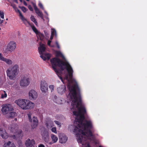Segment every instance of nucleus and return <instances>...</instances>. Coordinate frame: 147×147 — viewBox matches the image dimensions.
I'll return each instance as SVG.
<instances>
[{
    "instance_id": "obj_41",
    "label": "nucleus",
    "mask_w": 147,
    "mask_h": 147,
    "mask_svg": "<svg viewBox=\"0 0 147 147\" xmlns=\"http://www.w3.org/2000/svg\"><path fill=\"white\" fill-rule=\"evenodd\" d=\"M54 122L56 124H57L58 125H59V126H61V123L59 121H55Z\"/></svg>"
},
{
    "instance_id": "obj_52",
    "label": "nucleus",
    "mask_w": 147,
    "mask_h": 147,
    "mask_svg": "<svg viewBox=\"0 0 147 147\" xmlns=\"http://www.w3.org/2000/svg\"><path fill=\"white\" fill-rule=\"evenodd\" d=\"M16 3H18V0H13Z\"/></svg>"
},
{
    "instance_id": "obj_3",
    "label": "nucleus",
    "mask_w": 147,
    "mask_h": 147,
    "mask_svg": "<svg viewBox=\"0 0 147 147\" xmlns=\"http://www.w3.org/2000/svg\"><path fill=\"white\" fill-rule=\"evenodd\" d=\"M64 63H65V64H60L61 65L60 66H58L60 67V70L57 69L58 72V73L55 72L58 76L59 77L62 82H63V78L61 76L62 74V71L65 69V68L63 67V66H66V69L68 72L70 80H71L72 79L73 73V69L69 63L66 61H64Z\"/></svg>"
},
{
    "instance_id": "obj_58",
    "label": "nucleus",
    "mask_w": 147,
    "mask_h": 147,
    "mask_svg": "<svg viewBox=\"0 0 147 147\" xmlns=\"http://www.w3.org/2000/svg\"><path fill=\"white\" fill-rule=\"evenodd\" d=\"M6 20H8V18H7V19H6Z\"/></svg>"
},
{
    "instance_id": "obj_24",
    "label": "nucleus",
    "mask_w": 147,
    "mask_h": 147,
    "mask_svg": "<svg viewBox=\"0 0 147 147\" xmlns=\"http://www.w3.org/2000/svg\"><path fill=\"white\" fill-rule=\"evenodd\" d=\"M17 11L19 13L20 16V17L21 19L23 21L24 23H25V21H27L24 18L23 15H22V13L19 9H18Z\"/></svg>"
},
{
    "instance_id": "obj_47",
    "label": "nucleus",
    "mask_w": 147,
    "mask_h": 147,
    "mask_svg": "<svg viewBox=\"0 0 147 147\" xmlns=\"http://www.w3.org/2000/svg\"><path fill=\"white\" fill-rule=\"evenodd\" d=\"M9 147H16V146L14 144H11V145L9 146Z\"/></svg>"
},
{
    "instance_id": "obj_16",
    "label": "nucleus",
    "mask_w": 147,
    "mask_h": 147,
    "mask_svg": "<svg viewBox=\"0 0 147 147\" xmlns=\"http://www.w3.org/2000/svg\"><path fill=\"white\" fill-rule=\"evenodd\" d=\"M0 136L3 139H6L8 137V134L7 133L5 129L2 127L0 126Z\"/></svg>"
},
{
    "instance_id": "obj_50",
    "label": "nucleus",
    "mask_w": 147,
    "mask_h": 147,
    "mask_svg": "<svg viewBox=\"0 0 147 147\" xmlns=\"http://www.w3.org/2000/svg\"><path fill=\"white\" fill-rule=\"evenodd\" d=\"M45 35L47 36L48 34L47 32L46 31H45Z\"/></svg>"
},
{
    "instance_id": "obj_46",
    "label": "nucleus",
    "mask_w": 147,
    "mask_h": 147,
    "mask_svg": "<svg viewBox=\"0 0 147 147\" xmlns=\"http://www.w3.org/2000/svg\"><path fill=\"white\" fill-rule=\"evenodd\" d=\"M52 34H51V37L50 38V40H52L53 38V37L54 36V35H53V34H52Z\"/></svg>"
},
{
    "instance_id": "obj_34",
    "label": "nucleus",
    "mask_w": 147,
    "mask_h": 147,
    "mask_svg": "<svg viewBox=\"0 0 147 147\" xmlns=\"http://www.w3.org/2000/svg\"><path fill=\"white\" fill-rule=\"evenodd\" d=\"M53 34V35H56V32L55 30V29H51V34Z\"/></svg>"
},
{
    "instance_id": "obj_21",
    "label": "nucleus",
    "mask_w": 147,
    "mask_h": 147,
    "mask_svg": "<svg viewBox=\"0 0 147 147\" xmlns=\"http://www.w3.org/2000/svg\"><path fill=\"white\" fill-rule=\"evenodd\" d=\"M34 105V103L29 101L28 100V102H27L26 105V110L32 109L33 108Z\"/></svg>"
},
{
    "instance_id": "obj_6",
    "label": "nucleus",
    "mask_w": 147,
    "mask_h": 147,
    "mask_svg": "<svg viewBox=\"0 0 147 147\" xmlns=\"http://www.w3.org/2000/svg\"><path fill=\"white\" fill-rule=\"evenodd\" d=\"M46 48L44 44L40 45V47L38 49L40 55V57L44 60H45L47 59L49 60L51 57V55L49 53H44Z\"/></svg>"
},
{
    "instance_id": "obj_29",
    "label": "nucleus",
    "mask_w": 147,
    "mask_h": 147,
    "mask_svg": "<svg viewBox=\"0 0 147 147\" xmlns=\"http://www.w3.org/2000/svg\"><path fill=\"white\" fill-rule=\"evenodd\" d=\"M16 113L15 112H11L9 113V117H14L16 115Z\"/></svg>"
},
{
    "instance_id": "obj_31",
    "label": "nucleus",
    "mask_w": 147,
    "mask_h": 147,
    "mask_svg": "<svg viewBox=\"0 0 147 147\" xmlns=\"http://www.w3.org/2000/svg\"><path fill=\"white\" fill-rule=\"evenodd\" d=\"M11 142L8 141L7 142L5 143L3 145V147H7L8 146L11 144Z\"/></svg>"
},
{
    "instance_id": "obj_22",
    "label": "nucleus",
    "mask_w": 147,
    "mask_h": 147,
    "mask_svg": "<svg viewBox=\"0 0 147 147\" xmlns=\"http://www.w3.org/2000/svg\"><path fill=\"white\" fill-rule=\"evenodd\" d=\"M45 125L47 128H50L53 126V121H51L50 120H48L47 121Z\"/></svg>"
},
{
    "instance_id": "obj_38",
    "label": "nucleus",
    "mask_w": 147,
    "mask_h": 147,
    "mask_svg": "<svg viewBox=\"0 0 147 147\" xmlns=\"http://www.w3.org/2000/svg\"><path fill=\"white\" fill-rule=\"evenodd\" d=\"M62 55L60 51H57L56 52V55L57 56H59Z\"/></svg>"
},
{
    "instance_id": "obj_39",
    "label": "nucleus",
    "mask_w": 147,
    "mask_h": 147,
    "mask_svg": "<svg viewBox=\"0 0 147 147\" xmlns=\"http://www.w3.org/2000/svg\"><path fill=\"white\" fill-rule=\"evenodd\" d=\"M5 59V58L4 57L2 56L1 53H0V60L3 61Z\"/></svg>"
},
{
    "instance_id": "obj_33",
    "label": "nucleus",
    "mask_w": 147,
    "mask_h": 147,
    "mask_svg": "<svg viewBox=\"0 0 147 147\" xmlns=\"http://www.w3.org/2000/svg\"><path fill=\"white\" fill-rule=\"evenodd\" d=\"M0 16L2 19L4 18V13L2 11H0Z\"/></svg>"
},
{
    "instance_id": "obj_14",
    "label": "nucleus",
    "mask_w": 147,
    "mask_h": 147,
    "mask_svg": "<svg viewBox=\"0 0 147 147\" xmlns=\"http://www.w3.org/2000/svg\"><path fill=\"white\" fill-rule=\"evenodd\" d=\"M40 88L42 92L46 93L47 91L48 85L46 81L44 80H42L41 81Z\"/></svg>"
},
{
    "instance_id": "obj_57",
    "label": "nucleus",
    "mask_w": 147,
    "mask_h": 147,
    "mask_svg": "<svg viewBox=\"0 0 147 147\" xmlns=\"http://www.w3.org/2000/svg\"><path fill=\"white\" fill-rule=\"evenodd\" d=\"M45 13L46 14H47V13L46 12H45Z\"/></svg>"
},
{
    "instance_id": "obj_32",
    "label": "nucleus",
    "mask_w": 147,
    "mask_h": 147,
    "mask_svg": "<svg viewBox=\"0 0 147 147\" xmlns=\"http://www.w3.org/2000/svg\"><path fill=\"white\" fill-rule=\"evenodd\" d=\"M20 7L22 11L24 13L27 10V9L24 7Z\"/></svg>"
},
{
    "instance_id": "obj_28",
    "label": "nucleus",
    "mask_w": 147,
    "mask_h": 147,
    "mask_svg": "<svg viewBox=\"0 0 147 147\" xmlns=\"http://www.w3.org/2000/svg\"><path fill=\"white\" fill-rule=\"evenodd\" d=\"M38 36L40 40H43L44 38V36L43 34L39 32Z\"/></svg>"
},
{
    "instance_id": "obj_37",
    "label": "nucleus",
    "mask_w": 147,
    "mask_h": 147,
    "mask_svg": "<svg viewBox=\"0 0 147 147\" xmlns=\"http://www.w3.org/2000/svg\"><path fill=\"white\" fill-rule=\"evenodd\" d=\"M38 5L40 7V8H41V9H42L43 10L44 9V8L43 6L41 3L40 2H39V3H38Z\"/></svg>"
},
{
    "instance_id": "obj_51",
    "label": "nucleus",
    "mask_w": 147,
    "mask_h": 147,
    "mask_svg": "<svg viewBox=\"0 0 147 147\" xmlns=\"http://www.w3.org/2000/svg\"><path fill=\"white\" fill-rule=\"evenodd\" d=\"M0 21V24H2L3 22V20H1Z\"/></svg>"
},
{
    "instance_id": "obj_55",
    "label": "nucleus",
    "mask_w": 147,
    "mask_h": 147,
    "mask_svg": "<svg viewBox=\"0 0 147 147\" xmlns=\"http://www.w3.org/2000/svg\"><path fill=\"white\" fill-rule=\"evenodd\" d=\"M19 1L21 2H22V0H19Z\"/></svg>"
},
{
    "instance_id": "obj_40",
    "label": "nucleus",
    "mask_w": 147,
    "mask_h": 147,
    "mask_svg": "<svg viewBox=\"0 0 147 147\" xmlns=\"http://www.w3.org/2000/svg\"><path fill=\"white\" fill-rule=\"evenodd\" d=\"M54 98L55 99H56L57 98V96H55ZM59 99H58V100H54V101L56 103H57L58 104H60V103H59V102L58 101V100H59Z\"/></svg>"
},
{
    "instance_id": "obj_35",
    "label": "nucleus",
    "mask_w": 147,
    "mask_h": 147,
    "mask_svg": "<svg viewBox=\"0 0 147 147\" xmlns=\"http://www.w3.org/2000/svg\"><path fill=\"white\" fill-rule=\"evenodd\" d=\"M52 131L55 133H57L56 128V127H53L51 129Z\"/></svg>"
},
{
    "instance_id": "obj_9",
    "label": "nucleus",
    "mask_w": 147,
    "mask_h": 147,
    "mask_svg": "<svg viewBox=\"0 0 147 147\" xmlns=\"http://www.w3.org/2000/svg\"><path fill=\"white\" fill-rule=\"evenodd\" d=\"M28 100L25 99H19L15 101V102L23 109L26 110Z\"/></svg>"
},
{
    "instance_id": "obj_45",
    "label": "nucleus",
    "mask_w": 147,
    "mask_h": 147,
    "mask_svg": "<svg viewBox=\"0 0 147 147\" xmlns=\"http://www.w3.org/2000/svg\"><path fill=\"white\" fill-rule=\"evenodd\" d=\"M51 41L50 40H49L48 41L47 44H48V45L49 46H50L51 45Z\"/></svg>"
},
{
    "instance_id": "obj_56",
    "label": "nucleus",
    "mask_w": 147,
    "mask_h": 147,
    "mask_svg": "<svg viewBox=\"0 0 147 147\" xmlns=\"http://www.w3.org/2000/svg\"><path fill=\"white\" fill-rule=\"evenodd\" d=\"M27 1H29L30 0H26Z\"/></svg>"
},
{
    "instance_id": "obj_25",
    "label": "nucleus",
    "mask_w": 147,
    "mask_h": 147,
    "mask_svg": "<svg viewBox=\"0 0 147 147\" xmlns=\"http://www.w3.org/2000/svg\"><path fill=\"white\" fill-rule=\"evenodd\" d=\"M51 136L53 143H55L57 142L58 138L55 135L52 134L51 135Z\"/></svg>"
},
{
    "instance_id": "obj_42",
    "label": "nucleus",
    "mask_w": 147,
    "mask_h": 147,
    "mask_svg": "<svg viewBox=\"0 0 147 147\" xmlns=\"http://www.w3.org/2000/svg\"><path fill=\"white\" fill-rule=\"evenodd\" d=\"M28 8L31 11H33V8L31 5H29L28 6Z\"/></svg>"
},
{
    "instance_id": "obj_20",
    "label": "nucleus",
    "mask_w": 147,
    "mask_h": 147,
    "mask_svg": "<svg viewBox=\"0 0 147 147\" xmlns=\"http://www.w3.org/2000/svg\"><path fill=\"white\" fill-rule=\"evenodd\" d=\"M66 87L64 85H61L60 87L57 88V91L58 93L61 94L64 93L66 90Z\"/></svg>"
},
{
    "instance_id": "obj_23",
    "label": "nucleus",
    "mask_w": 147,
    "mask_h": 147,
    "mask_svg": "<svg viewBox=\"0 0 147 147\" xmlns=\"http://www.w3.org/2000/svg\"><path fill=\"white\" fill-rule=\"evenodd\" d=\"M42 137L45 139L49 137L48 132L45 129L42 132Z\"/></svg>"
},
{
    "instance_id": "obj_19",
    "label": "nucleus",
    "mask_w": 147,
    "mask_h": 147,
    "mask_svg": "<svg viewBox=\"0 0 147 147\" xmlns=\"http://www.w3.org/2000/svg\"><path fill=\"white\" fill-rule=\"evenodd\" d=\"M59 142L61 143H65L67 140V137L63 134H60L59 135Z\"/></svg>"
},
{
    "instance_id": "obj_49",
    "label": "nucleus",
    "mask_w": 147,
    "mask_h": 147,
    "mask_svg": "<svg viewBox=\"0 0 147 147\" xmlns=\"http://www.w3.org/2000/svg\"><path fill=\"white\" fill-rule=\"evenodd\" d=\"M24 5H26V6H27V3L25 1H24Z\"/></svg>"
},
{
    "instance_id": "obj_61",
    "label": "nucleus",
    "mask_w": 147,
    "mask_h": 147,
    "mask_svg": "<svg viewBox=\"0 0 147 147\" xmlns=\"http://www.w3.org/2000/svg\"><path fill=\"white\" fill-rule=\"evenodd\" d=\"M1 30V28H0V30Z\"/></svg>"
},
{
    "instance_id": "obj_60",
    "label": "nucleus",
    "mask_w": 147,
    "mask_h": 147,
    "mask_svg": "<svg viewBox=\"0 0 147 147\" xmlns=\"http://www.w3.org/2000/svg\"><path fill=\"white\" fill-rule=\"evenodd\" d=\"M99 147H102L101 146H99Z\"/></svg>"
},
{
    "instance_id": "obj_43",
    "label": "nucleus",
    "mask_w": 147,
    "mask_h": 147,
    "mask_svg": "<svg viewBox=\"0 0 147 147\" xmlns=\"http://www.w3.org/2000/svg\"><path fill=\"white\" fill-rule=\"evenodd\" d=\"M56 44L57 45V47L58 49H59L60 48V46L57 42V41L56 42Z\"/></svg>"
},
{
    "instance_id": "obj_13",
    "label": "nucleus",
    "mask_w": 147,
    "mask_h": 147,
    "mask_svg": "<svg viewBox=\"0 0 147 147\" xmlns=\"http://www.w3.org/2000/svg\"><path fill=\"white\" fill-rule=\"evenodd\" d=\"M85 123H83L81 125V129L86 131V129H91L92 128V123L90 121H85Z\"/></svg>"
},
{
    "instance_id": "obj_5",
    "label": "nucleus",
    "mask_w": 147,
    "mask_h": 147,
    "mask_svg": "<svg viewBox=\"0 0 147 147\" xmlns=\"http://www.w3.org/2000/svg\"><path fill=\"white\" fill-rule=\"evenodd\" d=\"M18 127L16 124H15L13 127H11V131L16 134L13 136V138L16 140H20L22 139L23 137L22 131L21 129H18Z\"/></svg>"
},
{
    "instance_id": "obj_30",
    "label": "nucleus",
    "mask_w": 147,
    "mask_h": 147,
    "mask_svg": "<svg viewBox=\"0 0 147 147\" xmlns=\"http://www.w3.org/2000/svg\"><path fill=\"white\" fill-rule=\"evenodd\" d=\"M32 28L33 31L36 34H38L39 32L36 29V28L34 26H32Z\"/></svg>"
},
{
    "instance_id": "obj_1",
    "label": "nucleus",
    "mask_w": 147,
    "mask_h": 147,
    "mask_svg": "<svg viewBox=\"0 0 147 147\" xmlns=\"http://www.w3.org/2000/svg\"><path fill=\"white\" fill-rule=\"evenodd\" d=\"M69 89L70 91L69 94L71 99L72 100L71 105L73 106V109L76 107L78 110V112L76 111L73 112L74 115L76 116L75 120L78 123L76 126H74V128L77 127L80 128L86 112L85 107L82 104L80 88L78 85L75 84Z\"/></svg>"
},
{
    "instance_id": "obj_2",
    "label": "nucleus",
    "mask_w": 147,
    "mask_h": 147,
    "mask_svg": "<svg viewBox=\"0 0 147 147\" xmlns=\"http://www.w3.org/2000/svg\"><path fill=\"white\" fill-rule=\"evenodd\" d=\"M90 129L87 130L86 131L82 130L81 128H78L75 127L74 129L73 132H74L77 137L78 142L82 145L84 144V141L88 138V137H91L93 134Z\"/></svg>"
},
{
    "instance_id": "obj_48",
    "label": "nucleus",
    "mask_w": 147,
    "mask_h": 147,
    "mask_svg": "<svg viewBox=\"0 0 147 147\" xmlns=\"http://www.w3.org/2000/svg\"><path fill=\"white\" fill-rule=\"evenodd\" d=\"M38 147H45L44 145L42 144H40L38 146Z\"/></svg>"
},
{
    "instance_id": "obj_59",
    "label": "nucleus",
    "mask_w": 147,
    "mask_h": 147,
    "mask_svg": "<svg viewBox=\"0 0 147 147\" xmlns=\"http://www.w3.org/2000/svg\"><path fill=\"white\" fill-rule=\"evenodd\" d=\"M15 119V120H17V119Z\"/></svg>"
},
{
    "instance_id": "obj_17",
    "label": "nucleus",
    "mask_w": 147,
    "mask_h": 147,
    "mask_svg": "<svg viewBox=\"0 0 147 147\" xmlns=\"http://www.w3.org/2000/svg\"><path fill=\"white\" fill-rule=\"evenodd\" d=\"M35 144L34 140H30L29 138L26 140L25 142V144L26 147H34Z\"/></svg>"
},
{
    "instance_id": "obj_7",
    "label": "nucleus",
    "mask_w": 147,
    "mask_h": 147,
    "mask_svg": "<svg viewBox=\"0 0 147 147\" xmlns=\"http://www.w3.org/2000/svg\"><path fill=\"white\" fill-rule=\"evenodd\" d=\"M51 62L52 65V68L55 72L58 73V71L56 67L57 66H60V64H65V63H64V61L61 60L59 59L54 57L51 60Z\"/></svg>"
},
{
    "instance_id": "obj_11",
    "label": "nucleus",
    "mask_w": 147,
    "mask_h": 147,
    "mask_svg": "<svg viewBox=\"0 0 147 147\" xmlns=\"http://www.w3.org/2000/svg\"><path fill=\"white\" fill-rule=\"evenodd\" d=\"M16 48V44L14 41H11L8 44L5 52H11L13 51Z\"/></svg>"
},
{
    "instance_id": "obj_44",
    "label": "nucleus",
    "mask_w": 147,
    "mask_h": 147,
    "mask_svg": "<svg viewBox=\"0 0 147 147\" xmlns=\"http://www.w3.org/2000/svg\"><path fill=\"white\" fill-rule=\"evenodd\" d=\"M7 96V94L6 93H5L4 95H2L1 96V97L2 98H3L4 97H6Z\"/></svg>"
},
{
    "instance_id": "obj_15",
    "label": "nucleus",
    "mask_w": 147,
    "mask_h": 147,
    "mask_svg": "<svg viewBox=\"0 0 147 147\" xmlns=\"http://www.w3.org/2000/svg\"><path fill=\"white\" fill-rule=\"evenodd\" d=\"M38 94L37 92L34 90H31L29 92V96L31 100H34L37 97Z\"/></svg>"
},
{
    "instance_id": "obj_4",
    "label": "nucleus",
    "mask_w": 147,
    "mask_h": 147,
    "mask_svg": "<svg viewBox=\"0 0 147 147\" xmlns=\"http://www.w3.org/2000/svg\"><path fill=\"white\" fill-rule=\"evenodd\" d=\"M19 67L18 65H15L13 67H9L6 71L7 76L10 80H14L18 74Z\"/></svg>"
},
{
    "instance_id": "obj_8",
    "label": "nucleus",
    "mask_w": 147,
    "mask_h": 147,
    "mask_svg": "<svg viewBox=\"0 0 147 147\" xmlns=\"http://www.w3.org/2000/svg\"><path fill=\"white\" fill-rule=\"evenodd\" d=\"M13 110V108L11 104H7L3 105L1 111L3 114L5 115L8 113L9 111Z\"/></svg>"
},
{
    "instance_id": "obj_27",
    "label": "nucleus",
    "mask_w": 147,
    "mask_h": 147,
    "mask_svg": "<svg viewBox=\"0 0 147 147\" xmlns=\"http://www.w3.org/2000/svg\"><path fill=\"white\" fill-rule=\"evenodd\" d=\"M30 19L31 21L34 22L36 25L37 24V22L36 21V20L34 18V17L33 16H31L30 17Z\"/></svg>"
},
{
    "instance_id": "obj_36",
    "label": "nucleus",
    "mask_w": 147,
    "mask_h": 147,
    "mask_svg": "<svg viewBox=\"0 0 147 147\" xmlns=\"http://www.w3.org/2000/svg\"><path fill=\"white\" fill-rule=\"evenodd\" d=\"M49 88L51 90V92H52L54 90V86L53 85H50L49 86Z\"/></svg>"
},
{
    "instance_id": "obj_54",
    "label": "nucleus",
    "mask_w": 147,
    "mask_h": 147,
    "mask_svg": "<svg viewBox=\"0 0 147 147\" xmlns=\"http://www.w3.org/2000/svg\"><path fill=\"white\" fill-rule=\"evenodd\" d=\"M66 79H67V80H68V77L67 76L66 77Z\"/></svg>"
},
{
    "instance_id": "obj_10",
    "label": "nucleus",
    "mask_w": 147,
    "mask_h": 147,
    "mask_svg": "<svg viewBox=\"0 0 147 147\" xmlns=\"http://www.w3.org/2000/svg\"><path fill=\"white\" fill-rule=\"evenodd\" d=\"M32 114L31 113H29L28 114V115L29 121L31 122L32 123V126L33 128H35L36 127L38 124V120L36 117H33L32 119H31Z\"/></svg>"
},
{
    "instance_id": "obj_53",
    "label": "nucleus",
    "mask_w": 147,
    "mask_h": 147,
    "mask_svg": "<svg viewBox=\"0 0 147 147\" xmlns=\"http://www.w3.org/2000/svg\"><path fill=\"white\" fill-rule=\"evenodd\" d=\"M13 8L14 9H15V8H16V6H15V5H13Z\"/></svg>"
},
{
    "instance_id": "obj_26",
    "label": "nucleus",
    "mask_w": 147,
    "mask_h": 147,
    "mask_svg": "<svg viewBox=\"0 0 147 147\" xmlns=\"http://www.w3.org/2000/svg\"><path fill=\"white\" fill-rule=\"evenodd\" d=\"M3 61L9 65H11L13 63L12 61L11 60L6 58H5Z\"/></svg>"
},
{
    "instance_id": "obj_18",
    "label": "nucleus",
    "mask_w": 147,
    "mask_h": 147,
    "mask_svg": "<svg viewBox=\"0 0 147 147\" xmlns=\"http://www.w3.org/2000/svg\"><path fill=\"white\" fill-rule=\"evenodd\" d=\"M33 7L36 13L42 19L44 20L43 15L42 12L40 11L39 9L37 8L35 4H33Z\"/></svg>"
},
{
    "instance_id": "obj_12",
    "label": "nucleus",
    "mask_w": 147,
    "mask_h": 147,
    "mask_svg": "<svg viewBox=\"0 0 147 147\" xmlns=\"http://www.w3.org/2000/svg\"><path fill=\"white\" fill-rule=\"evenodd\" d=\"M30 82V79L28 77L24 76L22 78L20 81V85L22 87H26L28 86Z\"/></svg>"
}]
</instances>
